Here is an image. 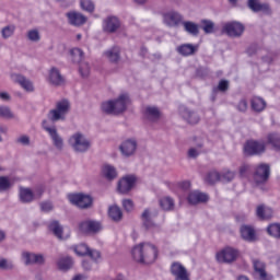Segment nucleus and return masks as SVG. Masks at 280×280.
Masks as SVG:
<instances>
[{
    "label": "nucleus",
    "instance_id": "43",
    "mask_svg": "<svg viewBox=\"0 0 280 280\" xmlns=\"http://www.w3.org/2000/svg\"><path fill=\"white\" fill-rule=\"evenodd\" d=\"M12 189V182H10V177L0 176V191H8Z\"/></svg>",
    "mask_w": 280,
    "mask_h": 280
},
{
    "label": "nucleus",
    "instance_id": "14",
    "mask_svg": "<svg viewBox=\"0 0 280 280\" xmlns=\"http://www.w3.org/2000/svg\"><path fill=\"white\" fill-rule=\"evenodd\" d=\"M25 266H43L45 265V256L43 254H34L30 252H24L22 254Z\"/></svg>",
    "mask_w": 280,
    "mask_h": 280
},
{
    "label": "nucleus",
    "instance_id": "47",
    "mask_svg": "<svg viewBox=\"0 0 280 280\" xmlns=\"http://www.w3.org/2000/svg\"><path fill=\"white\" fill-rule=\"evenodd\" d=\"M268 142L272 144L275 150H280V136L277 133H271L268 136Z\"/></svg>",
    "mask_w": 280,
    "mask_h": 280
},
{
    "label": "nucleus",
    "instance_id": "10",
    "mask_svg": "<svg viewBox=\"0 0 280 280\" xmlns=\"http://www.w3.org/2000/svg\"><path fill=\"white\" fill-rule=\"evenodd\" d=\"M135 185H137V177L135 175H127L122 177L118 184L117 189L119 194H130Z\"/></svg>",
    "mask_w": 280,
    "mask_h": 280
},
{
    "label": "nucleus",
    "instance_id": "24",
    "mask_svg": "<svg viewBox=\"0 0 280 280\" xmlns=\"http://www.w3.org/2000/svg\"><path fill=\"white\" fill-rule=\"evenodd\" d=\"M121 27V23L117 16L110 15L104 20V32H108L109 34H115L117 30Z\"/></svg>",
    "mask_w": 280,
    "mask_h": 280
},
{
    "label": "nucleus",
    "instance_id": "53",
    "mask_svg": "<svg viewBox=\"0 0 280 280\" xmlns=\"http://www.w3.org/2000/svg\"><path fill=\"white\" fill-rule=\"evenodd\" d=\"M235 178V173L228 171L220 175V183H231Z\"/></svg>",
    "mask_w": 280,
    "mask_h": 280
},
{
    "label": "nucleus",
    "instance_id": "61",
    "mask_svg": "<svg viewBox=\"0 0 280 280\" xmlns=\"http://www.w3.org/2000/svg\"><path fill=\"white\" fill-rule=\"evenodd\" d=\"M0 100L2 102H10V100H12V96L8 92H0Z\"/></svg>",
    "mask_w": 280,
    "mask_h": 280
},
{
    "label": "nucleus",
    "instance_id": "17",
    "mask_svg": "<svg viewBox=\"0 0 280 280\" xmlns=\"http://www.w3.org/2000/svg\"><path fill=\"white\" fill-rule=\"evenodd\" d=\"M247 7L252 12H262L264 14H267V16H270L272 14V9L270 8V4L268 3H261L259 0H248Z\"/></svg>",
    "mask_w": 280,
    "mask_h": 280
},
{
    "label": "nucleus",
    "instance_id": "36",
    "mask_svg": "<svg viewBox=\"0 0 280 280\" xmlns=\"http://www.w3.org/2000/svg\"><path fill=\"white\" fill-rule=\"evenodd\" d=\"M20 200L24 203L32 202L34 200V191L30 188L20 189Z\"/></svg>",
    "mask_w": 280,
    "mask_h": 280
},
{
    "label": "nucleus",
    "instance_id": "16",
    "mask_svg": "<svg viewBox=\"0 0 280 280\" xmlns=\"http://www.w3.org/2000/svg\"><path fill=\"white\" fill-rule=\"evenodd\" d=\"M114 102L115 115H121L128 109V104H130V96L128 94H120Z\"/></svg>",
    "mask_w": 280,
    "mask_h": 280
},
{
    "label": "nucleus",
    "instance_id": "39",
    "mask_svg": "<svg viewBox=\"0 0 280 280\" xmlns=\"http://www.w3.org/2000/svg\"><path fill=\"white\" fill-rule=\"evenodd\" d=\"M178 54L182 56H191L196 52V47L191 44H184L177 48Z\"/></svg>",
    "mask_w": 280,
    "mask_h": 280
},
{
    "label": "nucleus",
    "instance_id": "27",
    "mask_svg": "<svg viewBox=\"0 0 280 280\" xmlns=\"http://www.w3.org/2000/svg\"><path fill=\"white\" fill-rule=\"evenodd\" d=\"M144 117L149 121H159L161 119V110L156 106H147L144 108Z\"/></svg>",
    "mask_w": 280,
    "mask_h": 280
},
{
    "label": "nucleus",
    "instance_id": "5",
    "mask_svg": "<svg viewBox=\"0 0 280 280\" xmlns=\"http://www.w3.org/2000/svg\"><path fill=\"white\" fill-rule=\"evenodd\" d=\"M42 127L46 132H48L49 137L52 139L55 148L57 150H62L65 148V141L62 140V137L58 133V129H56V126L50 127L49 120L44 119L42 121Z\"/></svg>",
    "mask_w": 280,
    "mask_h": 280
},
{
    "label": "nucleus",
    "instance_id": "31",
    "mask_svg": "<svg viewBox=\"0 0 280 280\" xmlns=\"http://www.w3.org/2000/svg\"><path fill=\"white\" fill-rule=\"evenodd\" d=\"M108 217L110 220H113V222H121L124 212H121V208H119L117 205H114L108 208Z\"/></svg>",
    "mask_w": 280,
    "mask_h": 280
},
{
    "label": "nucleus",
    "instance_id": "25",
    "mask_svg": "<svg viewBox=\"0 0 280 280\" xmlns=\"http://www.w3.org/2000/svg\"><path fill=\"white\" fill-rule=\"evenodd\" d=\"M48 80L54 86H62L65 84V78L56 67L50 69Z\"/></svg>",
    "mask_w": 280,
    "mask_h": 280
},
{
    "label": "nucleus",
    "instance_id": "46",
    "mask_svg": "<svg viewBox=\"0 0 280 280\" xmlns=\"http://www.w3.org/2000/svg\"><path fill=\"white\" fill-rule=\"evenodd\" d=\"M219 180H220V173L212 171L207 174L206 183H208L209 185H215V183H218Z\"/></svg>",
    "mask_w": 280,
    "mask_h": 280
},
{
    "label": "nucleus",
    "instance_id": "12",
    "mask_svg": "<svg viewBox=\"0 0 280 280\" xmlns=\"http://www.w3.org/2000/svg\"><path fill=\"white\" fill-rule=\"evenodd\" d=\"M179 115L190 126H196V124L200 122V115H198L196 110H192L188 107H185V106L179 107Z\"/></svg>",
    "mask_w": 280,
    "mask_h": 280
},
{
    "label": "nucleus",
    "instance_id": "40",
    "mask_svg": "<svg viewBox=\"0 0 280 280\" xmlns=\"http://www.w3.org/2000/svg\"><path fill=\"white\" fill-rule=\"evenodd\" d=\"M72 266H73V259H71V257H69V256L62 257L58 261L59 270H70V268H72Z\"/></svg>",
    "mask_w": 280,
    "mask_h": 280
},
{
    "label": "nucleus",
    "instance_id": "42",
    "mask_svg": "<svg viewBox=\"0 0 280 280\" xmlns=\"http://www.w3.org/2000/svg\"><path fill=\"white\" fill-rule=\"evenodd\" d=\"M71 58H72V62L80 65V62H82V58H84V51H82V49L80 48H73L70 51Z\"/></svg>",
    "mask_w": 280,
    "mask_h": 280
},
{
    "label": "nucleus",
    "instance_id": "28",
    "mask_svg": "<svg viewBox=\"0 0 280 280\" xmlns=\"http://www.w3.org/2000/svg\"><path fill=\"white\" fill-rule=\"evenodd\" d=\"M187 200L189 205H200V202H207V200H209V196L205 192L192 191L188 195Z\"/></svg>",
    "mask_w": 280,
    "mask_h": 280
},
{
    "label": "nucleus",
    "instance_id": "3",
    "mask_svg": "<svg viewBox=\"0 0 280 280\" xmlns=\"http://www.w3.org/2000/svg\"><path fill=\"white\" fill-rule=\"evenodd\" d=\"M69 144L74 152L84 153L91 148V141L81 132L73 133L69 139Z\"/></svg>",
    "mask_w": 280,
    "mask_h": 280
},
{
    "label": "nucleus",
    "instance_id": "21",
    "mask_svg": "<svg viewBox=\"0 0 280 280\" xmlns=\"http://www.w3.org/2000/svg\"><path fill=\"white\" fill-rule=\"evenodd\" d=\"M171 272L175 277V280H190L187 268L180 262H173L171 266Z\"/></svg>",
    "mask_w": 280,
    "mask_h": 280
},
{
    "label": "nucleus",
    "instance_id": "48",
    "mask_svg": "<svg viewBox=\"0 0 280 280\" xmlns=\"http://www.w3.org/2000/svg\"><path fill=\"white\" fill-rule=\"evenodd\" d=\"M0 270H14V262H12V260L0 257Z\"/></svg>",
    "mask_w": 280,
    "mask_h": 280
},
{
    "label": "nucleus",
    "instance_id": "34",
    "mask_svg": "<svg viewBox=\"0 0 280 280\" xmlns=\"http://www.w3.org/2000/svg\"><path fill=\"white\" fill-rule=\"evenodd\" d=\"M252 109L255 110V113H261L266 109V101L259 96H255L250 101Z\"/></svg>",
    "mask_w": 280,
    "mask_h": 280
},
{
    "label": "nucleus",
    "instance_id": "44",
    "mask_svg": "<svg viewBox=\"0 0 280 280\" xmlns=\"http://www.w3.org/2000/svg\"><path fill=\"white\" fill-rule=\"evenodd\" d=\"M267 232L272 237H276L277 240H280V224L273 223L267 228Z\"/></svg>",
    "mask_w": 280,
    "mask_h": 280
},
{
    "label": "nucleus",
    "instance_id": "49",
    "mask_svg": "<svg viewBox=\"0 0 280 280\" xmlns=\"http://www.w3.org/2000/svg\"><path fill=\"white\" fill-rule=\"evenodd\" d=\"M231 86V83L226 79H222L219 81L218 86L214 89V91H220V93H226Z\"/></svg>",
    "mask_w": 280,
    "mask_h": 280
},
{
    "label": "nucleus",
    "instance_id": "52",
    "mask_svg": "<svg viewBox=\"0 0 280 280\" xmlns=\"http://www.w3.org/2000/svg\"><path fill=\"white\" fill-rule=\"evenodd\" d=\"M27 38L32 43H38V40H40V33L38 30H31L27 32Z\"/></svg>",
    "mask_w": 280,
    "mask_h": 280
},
{
    "label": "nucleus",
    "instance_id": "19",
    "mask_svg": "<svg viewBox=\"0 0 280 280\" xmlns=\"http://www.w3.org/2000/svg\"><path fill=\"white\" fill-rule=\"evenodd\" d=\"M11 80L15 82L16 84H20L24 91H27V93H34V84L30 79L25 78L23 74L19 73H12Z\"/></svg>",
    "mask_w": 280,
    "mask_h": 280
},
{
    "label": "nucleus",
    "instance_id": "15",
    "mask_svg": "<svg viewBox=\"0 0 280 280\" xmlns=\"http://www.w3.org/2000/svg\"><path fill=\"white\" fill-rule=\"evenodd\" d=\"M79 229L82 233H92L95 235L102 231V223L100 221L88 220L81 222Z\"/></svg>",
    "mask_w": 280,
    "mask_h": 280
},
{
    "label": "nucleus",
    "instance_id": "54",
    "mask_svg": "<svg viewBox=\"0 0 280 280\" xmlns=\"http://www.w3.org/2000/svg\"><path fill=\"white\" fill-rule=\"evenodd\" d=\"M40 211L44 213H49V211H54V203L51 201H43L39 203Z\"/></svg>",
    "mask_w": 280,
    "mask_h": 280
},
{
    "label": "nucleus",
    "instance_id": "62",
    "mask_svg": "<svg viewBox=\"0 0 280 280\" xmlns=\"http://www.w3.org/2000/svg\"><path fill=\"white\" fill-rule=\"evenodd\" d=\"M248 56H255L257 54V45H252L247 48Z\"/></svg>",
    "mask_w": 280,
    "mask_h": 280
},
{
    "label": "nucleus",
    "instance_id": "64",
    "mask_svg": "<svg viewBox=\"0 0 280 280\" xmlns=\"http://www.w3.org/2000/svg\"><path fill=\"white\" fill-rule=\"evenodd\" d=\"M182 189H189L191 187V183L189 182H183L180 185Z\"/></svg>",
    "mask_w": 280,
    "mask_h": 280
},
{
    "label": "nucleus",
    "instance_id": "56",
    "mask_svg": "<svg viewBox=\"0 0 280 280\" xmlns=\"http://www.w3.org/2000/svg\"><path fill=\"white\" fill-rule=\"evenodd\" d=\"M122 207H124L125 211L130 213V211H132L135 209V202H132V200H130V199H125V200H122Z\"/></svg>",
    "mask_w": 280,
    "mask_h": 280
},
{
    "label": "nucleus",
    "instance_id": "13",
    "mask_svg": "<svg viewBox=\"0 0 280 280\" xmlns=\"http://www.w3.org/2000/svg\"><path fill=\"white\" fill-rule=\"evenodd\" d=\"M156 215H159V212L152 213L150 208L144 209V211L141 213L140 220L145 231H150V229H154L156 226V223L154 222V219H153V218H156Z\"/></svg>",
    "mask_w": 280,
    "mask_h": 280
},
{
    "label": "nucleus",
    "instance_id": "51",
    "mask_svg": "<svg viewBox=\"0 0 280 280\" xmlns=\"http://www.w3.org/2000/svg\"><path fill=\"white\" fill-rule=\"evenodd\" d=\"M81 8L90 13L95 11V4L91 0H81Z\"/></svg>",
    "mask_w": 280,
    "mask_h": 280
},
{
    "label": "nucleus",
    "instance_id": "9",
    "mask_svg": "<svg viewBox=\"0 0 280 280\" xmlns=\"http://www.w3.org/2000/svg\"><path fill=\"white\" fill-rule=\"evenodd\" d=\"M270 178V165L268 164H259L254 172V180L257 185H264V183H268Z\"/></svg>",
    "mask_w": 280,
    "mask_h": 280
},
{
    "label": "nucleus",
    "instance_id": "60",
    "mask_svg": "<svg viewBox=\"0 0 280 280\" xmlns=\"http://www.w3.org/2000/svg\"><path fill=\"white\" fill-rule=\"evenodd\" d=\"M43 194H45V189L43 187H37L34 190L33 196H34V198L40 199V198H43Z\"/></svg>",
    "mask_w": 280,
    "mask_h": 280
},
{
    "label": "nucleus",
    "instance_id": "35",
    "mask_svg": "<svg viewBox=\"0 0 280 280\" xmlns=\"http://www.w3.org/2000/svg\"><path fill=\"white\" fill-rule=\"evenodd\" d=\"M256 215L259 220H270V218H272V209H266L264 205H260L256 209Z\"/></svg>",
    "mask_w": 280,
    "mask_h": 280
},
{
    "label": "nucleus",
    "instance_id": "6",
    "mask_svg": "<svg viewBox=\"0 0 280 280\" xmlns=\"http://www.w3.org/2000/svg\"><path fill=\"white\" fill-rule=\"evenodd\" d=\"M72 249L75 253V255H78L79 257L88 256V257L92 258L93 261H97V259H100V257H102V253H100V250L91 249V248H89V245H86L84 243L72 246Z\"/></svg>",
    "mask_w": 280,
    "mask_h": 280
},
{
    "label": "nucleus",
    "instance_id": "22",
    "mask_svg": "<svg viewBox=\"0 0 280 280\" xmlns=\"http://www.w3.org/2000/svg\"><path fill=\"white\" fill-rule=\"evenodd\" d=\"M164 23L168 27H178V25H183V15L178 12H168L164 14Z\"/></svg>",
    "mask_w": 280,
    "mask_h": 280
},
{
    "label": "nucleus",
    "instance_id": "38",
    "mask_svg": "<svg viewBox=\"0 0 280 280\" xmlns=\"http://www.w3.org/2000/svg\"><path fill=\"white\" fill-rule=\"evenodd\" d=\"M199 30H202L205 34H213L215 30V23L210 20H201V25L199 26Z\"/></svg>",
    "mask_w": 280,
    "mask_h": 280
},
{
    "label": "nucleus",
    "instance_id": "8",
    "mask_svg": "<svg viewBox=\"0 0 280 280\" xmlns=\"http://www.w3.org/2000/svg\"><path fill=\"white\" fill-rule=\"evenodd\" d=\"M237 257H240V250L233 247H225L217 254L219 264H233V261H236Z\"/></svg>",
    "mask_w": 280,
    "mask_h": 280
},
{
    "label": "nucleus",
    "instance_id": "7",
    "mask_svg": "<svg viewBox=\"0 0 280 280\" xmlns=\"http://www.w3.org/2000/svg\"><path fill=\"white\" fill-rule=\"evenodd\" d=\"M244 152L247 156H257L266 152V143L261 141L248 140L244 145Z\"/></svg>",
    "mask_w": 280,
    "mask_h": 280
},
{
    "label": "nucleus",
    "instance_id": "57",
    "mask_svg": "<svg viewBox=\"0 0 280 280\" xmlns=\"http://www.w3.org/2000/svg\"><path fill=\"white\" fill-rule=\"evenodd\" d=\"M237 110L240 113H246L248 110V102L246 100H241L237 104Z\"/></svg>",
    "mask_w": 280,
    "mask_h": 280
},
{
    "label": "nucleus",
    "instance_id": "4",
    "mask_svg": "<svg viewBox=\"0 0 280 280\" xmlns=\"http://www.w3.org/2000/svg\"><path fill=\"white\" fill-rule=\"evenodd\" d=\"M71 205H75L79 209H91L93 207V197L84 194H72L68 196Z\"/></svg>",
    "mask_w": 280,
    "mask_h": 280
},
{
    "label": "nucleus",
    "instance_id": "63",
    "mask_svg": "<svg viewBox=\"0 0 280 280\" xmlns=\"http://www.w3.org/2000/svg\"><path fill=\"white\" fill-rule=\"evenodd\" d=\"M82 267L84 268V270H91V262L89 260H84L82 262Z\"/></svg>",
    "mask_w": 280,
    "mask_h": 280
},
{
    "label": "nucleus",
    "instance_id": "29",
    "mask_svg": "<svg viewBox=\"0 0 280 280\" xmlns=\"http://www.w3.org/2000/svg\"><path fill=\"white\" fill-rule=\"evenodd\" d=\"M105 57L109 60V62L117 65V62L121 60V48L114 46L113 48L105 51Z\"/></svg>",
    "mask_w": 280,
    "mask_h": 280
},
{
    "label": "nucleus",
    "instance_id": "20",
    "mask_svg": "<svg viewBox=\"0 0 280 280\" xmlns=\"http://www.w3.org/2000/svg\"><path fill=\"white\" fill-rule=\"evenodd\" d=\"M66 16L68 19V23L74 27H81V25H84L88 21L84 14L77 11H70L66 13Z\"/></svg>",
    "mask_w": 280,
    "mask_h": 280
},
{
    "label": "nucleus",
    "instance_id": "33",
    "mask_svg": "<svg viewBox=\"0 0 280 280\" xmlns=\"http://www.w3.org/2000/svg\"><path fill=\"white\" fill-rule=\"evenodd\" d=\"M182 25L190 36H198L200 34V26L191 21L182 22Z\"/></svg>",
    "mask_w": 280,
    "mask_h": 280
},
{
    "label": "nucleus",
    "instance_id": "50",
    "mask_svg": "<svg viewBox=\"0 0 280 280\" xmlns=\"http://www.w3.org/2000/svg\"><path fill=\"white\" fill-rule=\"evenodd\" d=\"M14 30H16V27L14 25L4 26L1 30L2 38H10L11 36H13Z\"/></svg>",
    "mask_w": 280,
    "mask_h": 280
},
{
    "label": "nucleus",
    "instance_id": "18",
    "mask_svg": "<svg viewBox=\"0 0 280 280\" xmlns=\"http://www.w3.org/2000/svg\"><path fill=\"white\" fill-rule=\"evenodd\" d=\"M137 140L127 139L119 145V150L122 156H126L128 159L130 156H133L135 152H137Z\"/></svg>",
    "mask_w": 280,
    "mask_h": 280
},
{
    "label": "nucleus",
    "instance_id": "30",
    "mask_svg": "<svg viewBox=\"0 0 280 280\" xmlns=\"http://www.w3.org/2000/svg\"><path fill=\"white\" fill-rule=\"evenodd\" d=\"M48 229L58 240L62 241V240H68L69 237V235L62 236L63 229H62V225H60V222L58 221L50 222V224L48 225Z\"/></svg>",
    "mask_w": 280,
    "mask_h": 280
},
{
    "label": "nucleus",
    "instance_id": "11",
    "mask_svg": "<svg viewBox=\"0 0 280 280\" xmlns=\"http://www.w3.org/2000/svg\"><path fill=\"white\" fill-rule=\"evenodd\" d=\"M244 24L240 22H230L224 25L223 31L228 36H231L232 38H240L242 34H244Z\"/></svg>",
    "mask_w": 280,
    "mask_h": 280
},
{
    "label": "nucleus",
    "instance_id": "41",
    "mask_svg": "<svg viewBox=\"0 0 280 280\" xmlns=\"http://www.w3.org/2000/svg\"><path fill=\"white\" fill-rule=\"evenodd\" d=\"M101 109L105 115H115V104L114 101L103 102L101 104Z\"/></svg>",
    "mask_w": 280,
    "mask_h": 280
},
{
    "label": "nucleus",
    "instance_id": "37",
    "mask_svg": "<svg viewBox=\"0 0 280 280\" xmlns=\"http://www.w3.org/2000/svg\"><path fill=\"white\" fill-rule=\"evenodd\" d=\"M0 118L1 119H16V115L12 112V108L8 105H0Z\"/></svg>",
    "mask_w": 280,
    "mask_h": 280
},
{
    "label": "nucleus",
    "instance_id": "55",
    "mask_svg": "<svg viewBox=\"0 0 280 280\" xmlns=\"http://www.w3.org/2000/svg\"><path fill=\"white\" fill-rule=\"evenodd\" d=\"M79 71L82 78H89V73H91V67H89V63H81L79 67Z\"/></svg>",
    "mask_w": 280,
    "mask_h": 280
},
{
    "label": "nucleus",
    "instance_id": "45",
    "mask_svg": "<svg viewBox=\"0 0 280 280\" xmlns=\"http://www.w3.org/2000/svg\"><path fill=\"white\" fill-rule=\"evenodd\" d=\"M160 206L164 209V211H171L174 209V199L166 197L160 200Z\"/></svg>",
    "mask_w": 280,
    "mask_h": 280
},
{
    "label": "nucleus",
    "instance_id": "2",
    "mask_svg": "<svg viewBox=\"0 0 280 280\" xmlns=\"http://www.w3.org/2000/svg\"><path fill=\"white\" fill-rule=\"evenodd\" d=\"M70 110H71V103L69 102V100L63 98L61 101H58L56 103V107L48 112L47 119L48 121H51V124H56L58 121H65Z\"/></svg>",
    "mask_w": 280,
    "mask_h": 280
},
{
    "label": "nucleus",
    "instance_id": "26",
    "mask_svg": "<svg viewBox=\"0 0 280 280\" xmlns=\"http://www.w3.org/2000/svg\"><path fill=\"white\" fill-rule=\"evenodd\" d=\"M253 266H254L255 272L259 275V280H272V278H270L266 272V265L264 262H261L260 260L254 259Z\"/></svg>",
    "mask_w": 280,
    "mask_h": 280
},
{
    "label": "nucleus",
    "instance_id": "59",
    "mask_svg": "<svg viewBox=\"0 0 280 280\" xmlns=\"http://www.w3.org/2000/svg\"><path fill=\"white\" fill-rule=\"evenodd\" d=\"M200 155V151L197 150L196 148H191L188 150V159H198Z\"/></svg>",
    "mask_w": 280,
    "mask_h": 280
},
{
    "label": "nucleus",
    "instance_id": "58",
    "mask_svg": "<svg viewBox=\"0 0 280 280\" xmlns=\"http://www.w3.org/2000/svg\"><path fill=\"white\" fill-rule=\"evenodd\" d=\"M15 143H20L21 145H30V136H20L16 140Z\"/></svg>",
    "mask_w": 280,
    "mask_h": 280
},
{
    "label": "nucleus",
    "instance_id": "23",
    "mask_svg": "<svg viewBox=\"0 0 280 280\" xmlns=\"http://www.w3.org/2000/svg\"><path fill=\"white\" fill-rule=\"evenodd\" d=\"M240 233L244 242H257V232L252 225H242L240 229Z\"/></svg>",
    "mask_w": 280,
    "mask_h": 280
},
{
    "label": "nucleus",
    "instance_id": "1",
    "mask_svg": "<svg viewBox=\"0 0 280 280\" xmlns=\"http://www.w3.org/2000/svg\"><path fill=\"white\" fill-rule=\"evenodd\" d=\"M131 255L138 264H154L159 257V249L153 244L140 243L132 248Z\"/></svg>",
    "mask_w": 280,
    "mask_h": 280
},
{
    "label": "nucleus",
    "instance_id": "32",
    "mask_svg": "<svg viewBox=\"0 0 280 280\" xmlns=\"http://www.w3.org/2000/svg\"><path fill=\"white\" fill-rule=\"evenodd\" d=\"M102 174L106 180H115L117 178V168L110 164H105L102 167Z\"/></svg>",
    "mask_w": 280,
    "mask_h": 280
}]
</instances>
